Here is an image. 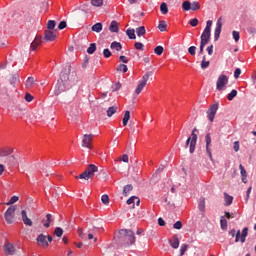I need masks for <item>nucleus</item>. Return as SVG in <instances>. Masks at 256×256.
I'll list each match as a JSON object with an SVG mask.
<instances>
[{
  "instance_id": "nucleus-1",
  "label": "nucleus",
  "mask_w": 256,
  "mask_h": 256,
  "mask_svg": "<svg viewBox=\"0 0 256 256\" xmlns=\"http://www.w3.org/2000/svg\"><path fill=\"white\" fill-rule=\"evenodd\" d=\"M116 241L121 247H130L135 243V233L133 230L122 229L116 236Z\"/></svg>"
},
{
  "instance_id": "nucleus-2",
  "label": "nucleus",
  "mask_w": 256,
  "mask_h": 256,
  "mask_svg": "<svg viewBox=\"0 0 256 256\" xmlns=\"http://www.w3.org/2000/svg\"><path fill=\"white\" fill-rule=\"evenodd\" d=\"M71 73V65H68L66 72H61L60 81H58V91H55V95H59L61 91H67L71 85L69 84V75Z\"/></svg>"
},
{
  "instance_id": "nucleus-3",
  "label": "nucleus",
  "mask_w": 256,
  "mask_h": 256,
  "mask_svg": "<svg viewBox=\"0 0 256 256\" xmlns=\"http://www.w3.org/2000/svg\"><path fill=\"white\" fill-rule=\"evenodd\" d=\"M97 171H99V167L94 164H89L82 174L76 176V179H85V181H89V179H93V177H95V173H97Z\"/></svg>"
},
{
  "instance_id": "nucleus-4",
  "label": "nucleus",
  "mask_w": 256,
  "mask_h": 256,
  "mask_svg": "<svg viewBox=\"0 0 256 256\" xmlns=\"http://www.w3.org/2000/svg\"><path fill=\"white\" fill-rule=\"evenodd\" d=\"M248 233L249 228L247 227L243 228L242 233L241 230L236 231L235 229L229 231V235H231V237H235V243H239V240L241 243H245Z\"/></svg>"
},
{
  "instance_id": "nucleus-5",
  "label": "nucleus",
  "mask_w": 256,
  "mask_h": 256,
  "mask_svg": "<svg viewBox=\"0 0 256 256\" xmlns=\"http://www.w3.org/2000/svg\"><path fill=\"white\" fill-rule=\"evenodd\" d=\"M197 131V128H194L192 130L191 136L186 140L185 149L189 147V152L191 154L195 153V148L197 147V135L195 132Z\"/></svg>"
},
{
  "instance_id": "nucleus-6",
  "label": "nucleus",
  "mask_w": 256,
  "mask_h": 256,
  "mask_svg": "<svg viewBox=\"0 0 256 256\" xmlns=\"http://www.w3.org/2000/svg\"><path fill=\"white\" fill-rule=\"evenodd\" d=\"M151 77H153L152 71H148L142 76V79L139 81L135 90L136 95H139L143 91V89H145V85H147V81H149Z\"/></svg>"
},
{
  "instance_id": "nucleus-7",
  "label": "nucleus",
  "mask_w": 256,
  "mask_h": 256,
  "mask_svg": "<svg viewBox=\"0 0 256 256\" xmlns=\"http://www.w3.org/2000/svg\"><path fill=\"white\" fill-rule=\"evenodd\" d=\"M15 211H17V205H12L4 213V219L8 225H13L15 221Z\"/></svg>"
},
{
  "instance_id": "nucleus-8",
  "label": "nucleus",
  "mask_w": 256,
  "mask_h": 256,
  "mask_svg": "<svg viewBox=\"0 0 256 256\" xmlns=\"http://www.w3.org/2000/svg\"><path fill=\"white\" fill-rule=\"evenodd\" d=\"M37 245L39 247H43V249H47V247H49V243H53V237L51 235H44V234H40L37 238Z\"/></svg>"
},
{
  "instance_id": "nucleus-9",
  "label": "nucleus",
  "mask_w": 256,
  "mask_h": 256,
  "mask_svg": "<svg viewBox=\"0 0 256 256\" xmlns=\"http://www.w3.org/2000/svg\"><path fill=\"white\" fill-rule=\"evenodd\" d=\"M182 9L183 11H199V9H201V5L197 1L191 3L186 0L182 3Z\"/></svg>"
},
{
  "instance_id": "nucleus-10",
  "label": "nucleus",
  "mask_w": 256,
  "mask_h": 256,
  "mask_svg": "<svg viewBox=\"0 0 256 256\" xmlns=\"http://www.w3.org/2000/svg\"><path fill=\"white\" fill-rule=\"evenodd\" d=\"M228 83H229V77H227V75L225 74H221L218 77V80L216 82V89L218 91H223V89H225Z\"/></svg>"
},
{
  "instance_id": "nucleus-11",
  "label": "nucleus",
  "mask_w": 256,
  "mask_h": 256,
  "mask_svg": "<svg viewBox=\"0 0 256 256\" xmlns=\"http://www.w3.org/2000/svg\"><path fill=\"white\" fill-rule=\"evenodd\" d=\"M217 109H219V103H215L209 107L207 110L208 119L211 123L215 120V115H217Z\"/></svg>"
},
{
  "instance_id": "nucleus-12",
  "label": "nucleus",
  "mask_w": 256,
  "mask_h": 256,
  "mask_svg": "<svg viewBox=\"0 0 256 256\" xmlns=\"http://www.w3.org/2000/svg\"><path fill=\"white\" fill-rule=\"evenodd\" d=\"M221 21H222V18L219 17L216 22V28L214 31V40L215 41H218L219 37H221V29L223 28V23Z\"/></svg>"
},
{
  "instance_id": "nucleus-13",
  "label": "nucleus",
  "mask_w": 256,
  "mask_h": 256,
  "mask_svg": "<svg viewBox=\"0 0 256 256\" xmlns=\"http://www.w3.org/2000/svg\"><path fill=\"white\" fill-rule=\"evenodd\" d=\"M91 141H93V134H84L82 139V147L91 149Z\"/></svg>"
},
{
  "instance_id": "nucleus-14",
  "label": "nucleus",
  "mask_w": 256,
  "mask_h": 256,
  "mask_svg": "<svg viewBox=\"0 0 256 256\" xmlns=\"http://www.w3.org/2000/svg\"><path fill=\"white\" fill-rule=\"evenodd\" d=\"M44 39L49 42L55 41V39H57V30H45Z\"/></svg>"
},
{
  "instance_id": "nucleus-15",
  "label": "nucleus",
  "mask_w": 256,
  "mask_h": 256,
  "mask_svg": "<svg viewBox=\"0 0 256 256\" xmlns=\"http://www.w3.org/2000/svg\"><path fill=\"white\" fill-rule=\"evenodd\" d=\"M205 141H206V153L209 156V159L211 161H213V154L211 153V148H209V147H211V134L210 133L206 134Z\"/></svg>"
},
{
  "instance_id": "nucleus-16",
  "label": "nucleus",
  "mask_w": 256,
  "mask_h": 256,
  "mask_svg": "<svg viewBox=\"0 0 256 256\" xmlns=\"http://www.w3.org/2000/svg\"><path fill=\"white\" fill-rule=\"evenodd\" d=\"M21 217L24 225H27L28 227H33V221L27 216L26 210L21 211Z\"/></svg>"
},
{
  "instance_id": "nucleus-17",
  "label": "nucleus",
  "mask_w": 256,
  "mask_h": 256,
  "mask_svg": "<svg viewBox=\"0 0 256 256\" xmlns=\"http://www.w3.org/2000/svg\"><path fill=\"white\" fill-rule=\"evenodd\" d=\"M15 251H16L15 246L12 243L7 242L4 245V253H5V255H13L15 253Z\"/></svg>"
},
{
  "instance_id": "nucleus-18",
  "label": "nucleus",
  "mask_w": 256,
  "mask_h": 256,
  "mask_svg": "<svg viewBox=\"0 0 256 256\" xmlns=\"http://www.w3.org/2000/svg\"><path fill=\"white\" fill-rule=\"evenodd\" d=\"M211 39V31L210 30H204L201 35V42L207 45Z\"/></svg>"
},
{
  "instance_id": "nucleus-19",
  "label": "nucleus",
  "mask_w": 256,
  "mask_h": 256,
  "mask_svg": "<svg viewBox=\"0 0 256 256\" xmlns=\"http://www.w3.org/2000/svg\"><path fill=\"white\" fill-rule=\"evenodd\" d=\"M179 236L174 235L169 240V245L172 247V249H179Z\"/></svg>"
},
{
  "instance_id": "nucleus-20",
  "label": "nucleus",
  "mask_w": 256,
  "mask_h": 256,
  "mask_svg": "<svg viewBox=\"0 0 256 256\" xmlns=\"http://www.w3.org/2000/svg\"><path fill=\"white\" fill-rule=\"evenodd\" d=\"M43 43V38L36 37L34 41L30 44V49L32 51H37V47Z\"/></svg>"
},
{
  "instance_id": "nucleus-21",
  "label": "nucleus",
  "mask_w": 256,
  "mask_h": 256,
  "mask_svg": "<svg viewBox=\"0 0 256 256\" xmlns=\"http://www.w3.org/2000/svg\"><path fill=\"white\" fill-rule=\"evenodd\" d=\"M13 153V148L5 147L0 148V157H9Z\"/></svg>"
},
{
  "instance_id": "nucleus-22",
  "label": "nucleus",
  "mask_w": 256,
  "mask_h": 256,
  "mask_svg": "<svg viewBox=\"0 0 256 256\" xmlns=\"http://www.w3.org/2000/svg\"><path fill=\"white\" fill-rule=\"evenodd\" d=\"M109 31H111V33H119V23H117V21L113 20L110 23Z\"/></svg>"
},
{
  "instance_id": "nucleus-23",
  "label": "nucleus",
  "mask_w": 256,
  "mask_h": 256,
  "mask_svg": "<svg viewBox=\"0 0 256 256\" xmlns=\"http://www.w3.org/2000/svg\"><path fill=\"white\" fill-rule=\"evenodd\" d=\"M129 119H131V112L129 110H126L124 117L122 119V123L124 127H127V124L129 123Z\"/></svg>"
},
{
  "instance_id": "nucleus-24",
  "label": "nucleus",
  "mask_w": 256,
  "mask_h": 256,
  "mask_svg": "<svg viewBox=\"0 0 256 256\" xmlns=\"http://www.w3.org/2000/svg\"><path fill=\"white\" fill-rule=\"evenodd\" d=\"M131 191H133V185H131V184L125 185L123 187V195H124V197H128V195H129V193H131Z\"/></svg>"
},
{
  "instance_id": "nucleus-25",
  "label": "nucleus",
  "mask_w": 256,
  "mask_h": 256,
  "mask_svg": "<svg viewBox=\"0 0 256 256\" xmlns=\"http://www.w3.org/2000/svg\"><path fill=\"white\" fill-rule=\"evenodd\" d=\"M110 48L114 49L115 51H121V49H123V46L121 45V43L114 41L111 43Z\"/></svg>"
},
{
  "instance_id": "nucleus-26",
  "label": "nucleus",
  "mask_w": 256,
  "mask_h": 256,
  "mask_svg": "<svg viewBox=\"0 0 256 256\" xmlns=\"http://www.w3.org/2000/svg\"><path fill=\"white\" fill-rule=\"evenodd\" d=\"M145 33H147L145 26H140V27L136 28V35L138 37H143V35H145Z\"/></svg>"
},
{
  "instance_id": "nucleus-27",
  "label": "nucleus",
  "mask_w": 256,
  "mask_h": 256,
  "mask_svg": "<svg viewBox=\"0 0 256 256\" xmlns=\"http://www.w3.org/2000/svg\"><path fill=\"white\" fill-rule=\"evenodd\" d=\"M92 31H94L95 33H101V31H103V24L101 23H96L92 26Z\"/></svg>"
},
{
  "instance_id": "nucleus-28",
  "label": "nucleus",
  "mask_w": 256,
  "mask_h": 256,
  "mask_svg": "<svg viewBox=\"0 0 256 256\" xmlns=\"http://www.w3.org/2000/svg\"><path fill=\"white\" fill-rule=\"evenodd\" d=\"M126 35L129 37V39H137V36L135 35V29L128 28L126 30Z\"/></svg>"
},
{
  "instance_id": "nucleus-29",
  "label": "nucleus",
  "mask_w": 256,
  "mask_h": 256,
  "mask_svg": "<svg viewBox=\"0 0 256 256\" xmlns=\"http://www.w3.org/2000/svg\"><path fill=\"white\" fill-rule=\"evenodd\" d=\"M158 29L162 33L167 31V22L165 20L160 21L159 24H158Z\"/></svg>"
},
{
  "instance_id": "nucleus-30",
  "label": "nucleus",
  "mask_w": 256,
  "mask_h": 256,
  "mask_svg": "<svg viewBox=\"0 0 256 256\" xmlns=\"http://www.w3.org/2000/svg\"><path fill=\"white\" fill-rule=\"evenodd\" d=\"M160 12L162 13V15H167V13H169V8L167 7V3L165 2L161 3Z\"/></svg>"
},
{
  "instance_id": "nucleus-31",
  "label": "nucleus",
  "mask_w": 256,
  "mask_h": 256,
  "mask_svg": "<svg viewBox=\"0 0 256 256\" xmlns=\"http://www.w3.org/2000/svg\"><path fill=\"white\" fill-rule=\"evenodd\" d=\"M117 106H112L109 107L107 110V117H113V115H115V113H117Z\"/></svg>"
},
{
  "instance_id": "nucleus-32",
  "label": "nucleus",
  "mask_w": 256,
  "mask_h": 256,
  "mask_svg": "<svg viewBox=\"0 0 256 256\" xmlns=\"http://www.w3.org/2000/svg\"><path fill=\"white\" fill-rule=\"evenodd\" d=\"M95 51H97V44L91 43L87 49L88 55H93V53H95Z\"/></svg>"
},
{
  "instance_id": "nucleus-33",
  "label": "nucleus",
  "mask_w": 256,
  "mask_h": 256,
  "mask_svg": "<svg viewBox=\"0 0 256 256\" xmlns=\"http://www.w3.org/2000/svg\"><path fill=\"white\" fill-rule=\"evenodd\" d=\"M220 226L223 231H227V219H225V216L221 217Z\"/></svg>"
},
{
  "instance_id": "nucleus-34",
  "label": "nucleus",
  "mask_w": 256,
  "mask_h": 256,
  "mask_svg": "<svg viewBox=\"0 0 256 256\" xmlns=\"http://www.w3.org/2000/svg\"><path fill=\"white\" fill-rule=\"evenodd\" d=\"M116 71H120L122 73H127V71H129V68L125 64H119L116 68Z\"/></svg>"
},
{
  "instance_id": "nucleus-35",
  "label": "nucleus",
  "mask_w": 256,
  "mask_h": 256,
  "mask_svg": "<svg viewBox=\"0 0 256 256\" xmlns=\"http://www.w3.org/2000/svg\"><path fill=\"white\" fill-rule=\"evenodd\" d=\"M57 25V22H55L54 20H49L47 22V31H53V29H55V26Z\"/></svg>"
},
{
  "instance_id": "nucleus-36",
  "label": "nucleus",
  "mask_w": 256,
  "mask_h": 256,
  "mask_svg": "<svg viewBox=\"0 0 256 256\" xmlns=\"http://www.w3.org/2000/svg\"><path fill=\"white\" fill-rule=\"evenodd\" d=\"M18 81H19V75L17 74H14L9 78V82L11 85H15L16 83H18Z\"/></svg>"
},
{
  "instance_id": "nucleus-37",
  "label": "nucleus",
  "mask_w": 256,
  "mask_h": 256,
  "mask_svg": "<svg viewBox=\"0 0 256 256\" xmlns=\"http://www.w3.org/2000/svg\"><path fill=\"white\" fill-rule=\"evenodd\" d=\"M237 97V90L233 89L228 95L227 99L228 101H233Z\"/></svg>"
},
{
  "instance_id": "nucleus-38",
  "label": "nucleus",
  "mask_w": 256,
  "mask_h": 256,
  "mask_svg": "<svg viewBox=\"0 0 256 256\" xmlns=\"http://www.w3.org/2000/svg\"><path fill=\"white\" fill-rule=\"evenodd\" d=\"M33 85H35V78L28 77V79L26 80V87L31 88L33 87Z\"/></svg>"
},
{
  "instance_id": "nucleus-39",
  "label": "nucleus",
  "mask_w": 256,
  "mask_h": 256,
  "mask_svg": "<svg viewBox=\"0 0 256 256\" xmlns=\"http://www.w3.org/2000/svg\"><path fill=\"white\" fill-rule=\"evenodd\" d=\"M225 201H226V206L229 207L231 203H233V197L229 196V194L224 193Z\"/></svg>"
},
{
  "instance_id": "nucleus-40",
  "label": "nucleus",
  "mask_w": 256,
  "mask_h": 256,
  "mask_svg": "<svg viewBox=\"0 0 256 256\" xmlns=\"http://www.w3.org/2000/svg\"><path fill=\"white\" fill-rule=\"evenodd\" d=\"M198 209L199 211H205V198H200Z\"/></svg>"
},
{
  "instance_id": "nucleus-41",
  "label": "nucleus",
  "mask_w": 256,
  "mask_h": 256,
  "mask_svg": "<svg viewBox=\"0 0 256 256\" xmlns=\"http://www.w3.org/2000/svg\"><path fill=\"white\" fill-rule=\"evenodd\" d=\"M164 51H165V48H163V46H156L154 49V53L156 55H163Z\"/></svg>"
},
{
  "instance_id": "nucleus-42",
  "label": "nucleus",
  "mask_w": 256,
  "mask_h": 256,
  "mask_svg": "<svg viewBox=\"0 0 256 256\" xmlns=\"http://www.w3.org/2000/svg\"><path fill=\"white\" fill-rule=\"evenodd\" d=\"M54 235H56V237H63V228L61 227L55 228Z\"/></svg>"
},
{
  "instance_id": "nucleus-43",
  "label": "nucleus",
  "mask_w": 256,
  "mask_h": 256,
  "mask_svg": "<svg viewBox=\"0 0 256 256\" xmlns=\"http://www.w3.org/2000/svg\"><path fill=\"white\" fill-rule=\"evenodd\" d=\"M205 59H206V57L203 56V60L201 62V69H207V67H209V65H211V62L206 61Z\"/></svg>"
},
{
  "instance_id": "nucleus-44",
  "label": "nucleus",
  "mask_w": 256,
  "mask_h": 256,
  "mask_svg": "<svg viewBox=\"0 0 256 256\" xmlns=\"http://www.w3.org/2000/svg\"><path fill=\"white\" fill-rule=\"evenodd\" d=\"M233 39L236 43L239 42V39H241V35L239 34V31H233L232 32Z\"/></svg>"
},
{
  "instance_id": "nucleus-45",
  "label": "nucleus",
  "mask_w": 256,
  "mask_h": 256,
  "mask_svg": "<svg viewBox=\"0 0 256 256\" xmlns=\"http://www.w3.org/2000/svg\"><path fill=\"white\" fill-rule=\"evenodd\" d=\"M189 249V245L187 244H182L180 247V256L185 255V252Z\"/></svg>"
},
{
  "instance_id": "nucleus-46",
  "label": "nucleus",
  "mask_w": 256,
  "mask_h": 256,
  "mask_svg": "<svg viewBox=\"0 0 256 256\" xmlns=\"http://www.w3.org/2000/svg\"><path fill=\"white\" fill-rule=\"evenodd\" d=\"M91 3L94 7H102L103 0H91Z\"/></svg>"
},
{
  "instance_id": "nucleus-47",
  "label": "nucleus",
  "mask_w": 256,
  "mask_h": 256,
  "mask_svg": "<svg viewBox=\"0 0 256 256\" xmlns=\"http://www.w3.org/2000/svg\"><path fill=\"white\" fill-rule=\"evenodd\" d=\"M17 201H19V197L18 196H12L9 200V202L6 203V205H13L14 203H17Z\"/></svg>"
},
{
  "instance_id": "nucleus-48",
  "label": "nucleus",
  "mask_w": 256,
  "mask_h": 256,
  "mask_svg": "<svg viewBox=\"0 0 256 256\" xmlns=\"http://www.w3.org/2000/svg\"><path fill=\"white\" fill-rule=\"evenodd\" d=\"M101 201L104 205H109V195L107 194L102 195Z\"/></svg>"
},
{
  "instance_id": "nucleus-49",
  "label": "nucleus",
  "mask_w": 256,
  "mask_h": 256,
  "mask_svg": "<svg viewBox=\"0 0 256 256\" xmlns=\"http://www.w3.org/2000/svg\"><path fill=\"white\" fill-rule=\"evenodd\" d=\"M189 25H191V27H197L199 25V19L193 18L189 21Z\"/></svg>"
},
{
  "instance_id": "nucleus-50",
  "label": "nucleus",
  "mask_w": 256,
  "mask_h": 256,
  "mask_svg": "<svg viewBox=\"0 0 256 256\" xmlns=\"http://www.w3.org/2000/svg\"><path fill=\"white\" fill-rule=\"evenodd\" d=\"M111 89L113 92L119 91L121 89V84L119 82L112 84Z\"/></svg>"
},
{
  "instance_id": "nucleus-51",
  "label": "nucleus",
  "mask_w": 256,
  "mask_h": 256,
  "mask_svg": "<svg viewBox=\"0 0 256 256\" xmlns=\"http://www.w3.org/2000/svg\"><path fill=\"white\" fill-rule=\"evenodd\" d=\"M112 53H111V50H109V48H106L103 50V56L106 58V59H109V57H111Z\"/></svg>"
},
{
  "instance_id": "nucleus-52",
  "label": "nucleus",
  "mask_w": 256,
  "mask_h": 256,
  "mask_svg": "<svg viewBox=\"0 0 256 256\" xmlns=\"http://www.w3.org/2000/svg\"><path fill=\"white\" fill-rule=\"evenodd\" d=\"M239 169H240V175H241V177L247 176V170H245V167L242 166V164L239 165Z\"/></svg>"
},
{
  "instance_id": "nucleus-53",
  "label": "nucleus",
  "mask_w": 256,
  "mask_h": 256,
  "mask_svg": "<svg viewBox=\"0 0 256 256\" xmlns=\"http://www.w3.org/2000/svg\"><path fill=\"white\" fill-rule=\"evenodd\" d=\"M118 161H123V163H129V156L127 154H123L122 157L118 159Z\"/></svg>"
},
{
  "instance_id": "nucleus-54",
  "label": "nucleus",
  "mask_w": 256,
  "mask_h": 256,
  "mask_svg": "<svg viewBox=\"0 0 256 256\" xmlns=\"http://www.w3.org/2000/svg\"><path fill=\"white\" fill-rule=\"evenodd\" d=\"M134 47H135V49H137V51H143L144 45H143V43H141V42H136V43L134 44Z\"/></svg>"
},
{
  "instance_id": "nucleus-55",
  "label": "nucleus",
  "mask_w": 256,
  "mask_h": 256,
  "mask_svg": "<svg viewBox=\"0 0 256 256\" xmlns=\"http://www.w3.org/2000/svg\"><path fill=\"white\" fill-rule=\"evenodd\" d=\"M173 229H183V223L181 221H177L174 225H173Z\"/></svg>"
},
{
  "instance_id": "nucleus-56",
  "label": "nucleus",
  "mask_w": 256,
  "mask_h": 256,
  "mask_svg": "<svg viewBox=\"0 0 256 256\" xmlns=\"http://www.w3.org/2000/svg\"><path fill=\"white\" fill-rule=\"evenodd\" d=\"M213 26V21H211V20H208L207 22H206V27H205V31H211V27Z\"/></svg>"
},
{
  "instance_id": "nucleus-57",
  "label": "nucleus",
  "mask_w": 256,
  "mask_h": 256,
  "mask_svg": "<svg viewBox=\"0 0 256 256\" xmlns=\"http://www.w3.org/2000/svg\"><path fill=\"white\" fill-rule=\"evenodd\" d=\"M213 26V21H211V20H208L207 22H206V27H205V31H211V27Z\"/></svg>"
},
{
  "instance_id": "nucleus-58",
  "label": "nucleus",
  "mask_w": 256,
  "mask_h": 256,
  "mask_svg": "<svg viewBox=\"0 0 256 256\" xmlns=\"http://www.w3.org/2000/svg\"><path fill=\"white\" fill-rule=\"evenodd\" d=\"M196 51H197V47L195 46H190L188 48V53H190V55H195Z\"/></svg>"
},
{
  "instance_id": "nucleus-59",
  "label": "nucleus",
  "mask_w": 256,
  "mask_h": 256,
  "mask_svg": "<svg viewBox=\"0 0 256 256\" xmlns=\"http://www.w3.org/2000/svg\"><path fill=\"white\" fill-rule=\"evenodd\" d=\"M67 27V22L66 21H61L58 25V29L62 31V29H65Z\"/></svg>"
},
{
  "instance_id": "nucleus-60",
  "label": "nucleus",
  "mask_w": 256,
  "mask_h": 256,
  "mask_svg": "<svg viewBox=\"0 0 256 256\" xmlns=\"http://www.w3.org/2000/svg\"><path fill=\"white\" fill-rule=\"evenodd\" d=\"M137 199V196H132L127 200V205H133Z\"/></svg>"
},
{
  "instance_id": "nucleus-61",
  "label": "nucleus",
  "mask_w": 256,
  "mask_h": 256,
  "mask_svg": "<svg viewBox=\"0 0 256 256\" xmlns=\"http://www.w3.org/2000/svg\"><path fill=\"white\" fill-rule=\"evenodd\" d=\"M25 101H27L28 103H31V101H33V95L27 93L25 95Z\"/></svg>"
},
{
  "instance_id": "nucleus-62",
  "label": "nucleus",
  "mask_w": 256,
  "mask_h": 256,
  "mask_svg": "<svg viewBox=\"0 0 256 256\" xmlns=\"http://www.w3.org/2000/svg\"><path fill=\"white\" fill-rule=\"evenodd\" d=\"M240 75H241V70L239 68H236V70L234 71V78L239 79Z\"/></svg>"
},
{
  "instance_id": "nucleus-63",
  "label": "nucleus",
  "mask_w": 256,
  "mask_h": 256,
  "mask_svg": "<svg viewBox=\"0 0 256 256\" xmlns=\"http://www.w3.org/2000/svg\"><path fill=\"white\" fill-rule=\"evenodd\" d=\"M78 235L80 239H85V234L83 233V228L78 229Z\"/></svg>"
},
{
  "instance_id": "nucleus-64",
  "label": "nucleus",
  "mask_w": 256,
  "mask_h": 256,
  "mask_svg": "<svg viewBox=\"0 0 256 256\" xmlns=\"http://www.w3.org/2000/svg\"><path fill=\"white\" fill-rule=\"evenodd\" d=\"M239 141H236V142H234V146H233V149H234V151L237 153L238 151H239Z\"/></svg>"
}]
</instances>
